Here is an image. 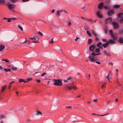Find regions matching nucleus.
<instances>
[{"instance_id":"58836bf2","label":"nucleus","mask_w":123,"mask_h":123,"mask_svg":"<svg viewBox=\"0 0 123 123\" xmlns=\"http://www.w3.org/2000/svg\"><path fill=\"white\" fill-rule=\"evenodd\" d=\"M6 2L5 0H0V3H4Z\"/></svg>"},{"instance_id":"79ce46f5","label":"nucleus","mask_w":123,"mask_h":123,"mask_svg":"<svg viewBox=\"0 0 123 123\" xmlns=\"http://www.w3.org/2000/svg\"><path fill=\"white\" fill-rule=\"evenodd\" d=\"M46 74L45 72H44L41 75V76H44Z\"/></svg>"},{"instance_id":"7c9ffc66","label":"nucleus","mask_w":123,"mask_h":123,"mask_svg":"<svg viewBox=\"0 0 123 123\" xmlns=\"http://www.w3.org/2000/svg\"><path fill=\"white\" fill-rule=\"evenodd\" d=\"M71 25V23L70 22H67V25L68 27H70Z\"/></svg>"},{"instance_id":"9d476101","label":"nucleus","mask_w":123,"mask_h":123,"mask_svg":"<svg viewBox=\"0 0 123 123\" xmlns=\"http://www.w3.org/2000/svg\"><path fill=\"white\" fill-rule=\"evenodd\" d=\"M63 12L66 13H67V12L64 10H61L58 11L57 12V14L58 15H60V13H61L62 12Z\"/></svg>"},{"instance_id":"09e8293b","label":"nucleus","mask_w":123,"mask_h":123,"mask_svg":"<svg viewBox=\"0 0 123 123\" xmlns=\"http://www.w3.org/2000/svg\"><path fill=\"white\" fill-rule=\"evenodd\" d=\"M6 88V87H3V88L2 89V90H1V91L2 92H3L4 90Z\"/></svg>"},{"instance_id":"72a5a7b5","label":"nucleus","mask_w":123,"mask_h":123,"mask_svg":"<svg viewBox=\"0 0 123 123\" xmlns=\"http://www.w3.org/2000/svg\"><path fill=\"white\" fill-rule=\"evenodd\" d=\"M92 34H93L94 36H96L97 35L95 33V31L94 30H92Z\"/></svg>"},{"instance_id":"e433bc0d","label":"nucleus","mask_w":123,"mask_h":123,"mask_svg":"<svg viewBox=\"0 0 123 123\" xmlns=\"http://www.w3.org/2000/svg\"><path fill=\"white\" fill-rule=\"evenodd\" d=\"M119 32L121 34L123 33V29L120 30L119 31Z\"/></svg>"},{"instance_id":"0eeeda50","label":"nucleus","mask_w":123,"mask_h":123,"mask_svg":"<svg viewBox=\"0 0 123 123\" xmlns=\"http://www.w3.org/2000/svg\"><path fill=\"white\" fill-rule=\"evenodd\" d=\"M118 16L121 18L120 20V22L121 23L123 22V13H121L118 14Z\"/></svg>"},{"instance_id":"5fc2aeb1","label":"nucleus","mask_w":123,"mask_h":123,"mask_svg":"<svg viewBox=\"0 0 123 123\" xmlns=\"http://www.w3.org/2000/svg\"><path fill=\"white\" fill-rule=\"evenodd\" d=\"M105 84H104L102 86H101V88L103 89V88L104 87V86L105 85Z\"/></svg>"},{"instance_id":"c85d7f7f","label":"nucleus","mask_w":123,"mask_h":123,"mask_svg":"<svg viewBox=\"0 0 123 123\" xmlns=\"http://www.w3.org/2000/svg\"><path fill=\"white\" fill-rule=\"evenodd\" d=\"M17 68L15 67H13L12 68V69L13 71H16L17 70Z\"/></svg>"},{"instance_id":"7ed1b4c3","label":"nucleus","mask_w":123,"mask_h":123,"mask_svg":"<svg viewBox=\"0 0 123 123\" xmlns=\"http://www.w3.org/2000/svg\"><path fill=\"white\" fill-rule=\"evenodd\" d=\"M53 81H55L54 84L55 86H61L62 85V83L61 80L54 79Z\"/></svg>"},{"instance_id":"de8ad7c7","label":"nucleus","mask_w":123,"mask_h":123,"mask_svg":"<svg viewBox=\"0 0 123 123\" xmlns=\"http://www.w3.org/2000/svg\"><path fill=\"white\" fill-rule=\"evenodd\" d=\"M38 33L41 36H42L43 35V34L40 31H39L38 32Z\"/></svg>"},{"instance_id":"a878e982","label":"nucleus","mask_w":123,"mask_h":123,"mask_svg":"<svg viewBox=\"0 0 123 123\" xmlns=\"http://www.w3.org/2000/svg\"><path fill=\"white\" fill-rule=\"evenodd\" d=\"M4 70L5 72H6L8 71L10 72L11 71V69L8 68H4Z\"/></svg>"},{"instance_id":"69168bd1","label":"nucleus","mask_w":123,"mask_h":123,"mask_svg":"<svg viewBox=\"0 0 123 123\" xmlns=\"http://www.w3.org/2000/svg\"><path fill=\"white\" fill-rule=\"evenodd\" d=\"M63 81L64 82H67L68 81L67 80H64Z\"/></svg>"},{"instance_id":"0e129e2a","label":"nucleus","mask_w":123,"mask_h":123,"mask_svg":"<svg viewBox=\"0 0 123 123\" xmlns=\"http://www.w3.org/2000/svg\"><path fill=\"white\" fill-rule=\"evenodd\" d=\"M81 18L82 19H86L85 18H84V17H81Z\"/></svg>"},{"instance_id":"603ef678","label":"nucleus","mask_w":123,"mask_h":123,"mask_svg":"<svg viewBox=\"0 0 123 123\" xmlns=\"http://www.w3.org/2000/svg\"><path fill=\"white\" fill-rule=\"evenodd\" d=\"M37 82L38 83H40V80H37Z\"/></svg>"},{"instance_id":"338daca9","label":"nucleus","mask_w":123,"mask_h":123,"mask_svg":"<svg viewBox=\"0 0 123 123\" xmlns=\"http://www.w3.org/2000/svg\"><path fill=\"white\" fill-rule=\"evenodd\" d=\"M24 83H25V82H28V81L27 80H26V81H25L24 80V81H23Z\"/></svg>"},{"instance_id":"f704fd0d","label":"nucleus","mask_w":123,"mask_h":123,"mask_svg":"<svg viewBox=\"0 0 123 123\" xmlns=\"http://www.w3.org/2000/svg\"><path fill=\"white\" fill-rule=\"evenodd\" d=\"M24 81V80L22 79H20L19 80V81L20 82H21Z\"/></svg>"},{"instance_id":"cd10ccee","label":"nucleus","mask_w":123,"mask_h":123,"mask_svg":"<svg viewBox=\"0 0 123 123\" xmlns=\"http://www.w3.org/2000/svg\"><path fill=\"white\" fill-rule=\"evenodd\" d=\"M95 40L96 41H98L99 40V37L97 35H96V36H95Z\"/></svg>"},{"instance_id":"4be33fe9","label":"nucleus","mask_w":123,"mask_h":123,"mask_svg":"<svg viewBox=\"0 0 123 123\" xmlns=\"http://www.w3.org/2000/svg\"><path fill=\"white\" fill-rule=\"evenodd\" d=\"M92 39H89L88 42V43L89 44H91L92 42Z\"/></svg>"},{"instance_id":"49530a36","label":"nucleus","mask_w":123,"mask_h":123,"mask_svg":"<svg viewBox=\"0 0 123 123\" xmlns=\"http://www.w3.org/2000/svg\"><path fill=\"white\" fill-rule=\"evenodd\" d=\"M65 108H68L70 109H71L72 108V107L71 106H68V107L66 106V107H65Z\"/></svg>"},{"instance_id":"3c124183","label":"nucleus","mask_w":123,"mask_h":123,"mask_svg":"<svg viewBox=\"0 0 123 123\" xmlns=\"http://www.w3.org/2000/svg\"><path fill=\"white\" fill-rule=\"evenodd\" d=\"M4 116L3 115H2L1 116H0V118H1V119L2 118L4 117Z\"/></svg>"},{"instance_id":"680f3d73","label":"nucleus","mask_w":123,"mask_h":123,"mask_svg":"<svg viewBox=\"0 0 123 123\" xmlns=\"http://www.w3.org/2000/svg\"><path fill=\"white\" fill-rule=\"evenodd\" d=\"M109 64L110 65H112L113 64L112 63H111V62H109Z\"/></svg>"},{"instance_id":"9b49d317","label":"nucleus","mask_w":123,"mask_h":123,"mask_svg":"<svg viewBox=\"0 0 123 123\" xmlns=\"http://www.w3.org/2000/svg\"><path fill=\"white\" fill-rule=\"evenodd\" d=\"M95 48V46L93 45H91L89 47V49L90 51H93Z\"/></svg>"},{"instance_id":"20e7f679","label":"nucleus","mask_w":123,"mask_h":123,"mask_svg":"<svg viewBox=\"0 0 123 123\" xmlns=\"http://www.w3.org/2000/svg\"><path fill=\"white\" fill-rule=\"evenodd\" d=\"M100 51V50L99 49H97L95 50V51L93 52L91 55H100L99 53H98Z\"/></svg>"},{"instance_id":"37998d69","label":"nucleus","mask_w":123,"mask_h":123,"mask_svg":"<svg viewBox=\"0 0 123 123\" xmlns=\"http://www.w3.org/2000/svg\"><path fill=\"white\" fill-rule=\"evenodd\" d=\"M30 122V120L29 119H27L26 120V123L29 122Z\"/></svg>"},{"instance_id":"39448f33","label":"nucleus","mask_w":123,"mask_h":123,"mask_svg":"<svg viewBox=\"0 0 123 123\" xmlns=\"http://www.w3.org/2000/svg\"><path fill=\"white\" fill-rule=\"evenodd\" d=\"M112 24L113 25V27L115 30H117L119 28L118 24V23L113 22L112 23Z\"/></svg>"},{"instance_id":"8fccbe9b","label":"nucleus","mask_w":123,"mask_h":123,"mask_svg":"<svg viewBox=\"0 0 123 123\" xmlns=\"http://www.w3.org/2000/svg\"><path fill=\"white\" fill-rule=\"evenodd\" d=\"M72 78L71 77H69L68 78H67V80H70Z\"/></svg>"},{"instance_id":"c756f323","label":"nucleus","mask_w":123,"mask_h":123,"mask_svg":"<svg viewBox=\"0 0 123 123\" xmlns=\"http://www.w3.org/2000/svg\"><path fill=\"white\" fill-rule=\"evenodd\" d=\"M18 27L21 31H23V28L20 26V25H18Z\"/></svg>"},{"instance_id":"1a4fd4ad","label":"nucleus","mask_w":123,"mask_h":123,"mask_svg":"<svg viewBox=\"0 0 123 123\" xmlns=\"http://www.w3.org/2000/svg\"><path fill=\"white\" fill-rule=\"evenodd\" d=\"M112 21V19L111 18L109 17L106 19L105 20V24H107L109 22H111Z\"/></svg>"},{"instance_id":"bb28decb","label":"nucleus","mask_w":123,"mask_h":123,"mask_svg":"<svg viewBox=\"0 0 123 123\" xmlns=\"http://www.w3.org/2000/svg\"><path fill=\"white\" fill-rule=\"evenodd\" d=\"M119 41L120 43H123V38H120Z\"/></svg>"},{"instance_id":"a18cd8bd","label":"nucleus","mask_w":123,"mask_h":123,"mask_svg":"<svg viewBox=\"0 0 123 123\" xmlns=\"http://www.w3.org/2000/svg\"><path fill=\"white\" fill-rule=\"evenodd\" d=\"M102 40L104 42H107V40L106 39H102Z\"/></svg>"},{"instance_id":"774afa93","label":"nucleus","mask_w":123,"mask_h":123,"mask_svg":"<svg viewBox=\"0 0 123 123\" xmlns=\"http://www.w3.org/2000/svg\"><path fill=\"white\" fill-rule=\"evenodd\" d=\"M86 28H87V27L86 26H84L85 29V30H86L87 29Z\"/></svg>"},{"instance_id":"864d4df0","label":"nucleus","mask_w":123,"mask_h":123,"mask_svg":"<svg viewBox=\"0 0 123 123\" xmlns=\"http://www.w3.org/2000/svg\"><path fill=\"white\" fill-rule=\"evenodd\" d=\"M11 21V19H8L7 20V21L8 22H10Z\"/></svg>"},{"instance_id":"a211bd4d","label":"nucleus","mask_w":123,"mask_h":123,"mask_svg":"<svg viewBox=\"0 0 123 123\" xmlns=\"http://www.w3.org/2000/svg\"><path fill=\"white\" fill-rule=\"evenodd\" d=\"M65 87L67 88V89L68 90H70L72 88L71 87L67 85H65Z\"/></svg>"},{"instance_id":"bf43d9fd","label":"nucleus","mask_w":123,"mask_h":123,"mask_svg":"<svg viewBox=\"0 0 123 123\" xmlns=\"http://www.w3.org/2000/svg\"><path fill=\"white\" fill-rule=\"evenodd\" d=\"M93 101H94V102H96L97 101V99H94L93 100Z\"/></svg>"},{"instance_id":"aec40b11","label":"nucleus","mask_w":123,"mask_h":123,"mask_svg":"<svg viewBox=\"0 0 123 123\" xmlns=\"http://www.w3.org/2000/svg\"><path fill=\"white\" fill-rule=\"evenodd\" d=\"M72 55L73 56L76 57L78 55V54L76 52H74L72 53Z\"/></svg>"},{"instance_id":"6ab92c4d","label":"nucleus","mask_w":123,"mask_h":123,"mask_svg":"<svg viewBox=\"0 0 123 123\" xmlns=\"http://www.w3.org/2000/svg\"><path fill=\"white\" fill-rule=\"evenodd\" d=\"M120 6V5H118V4H116L115 5H114L113 7L114 8H117L119 7Z\"/></svg>"},{"instance_id":"f03ea898","label":"nucleus","mask_w":123,"mask_h":123,"mask_svg":"<svg viewBox=\"0 0 123 123\" xmlns=\"http://www.w3.org/2000/svg\"><path fill=\"white\" fill-rule=\"evenodd\" d=\"M16 0H8V1L6 2V4L7 5L9 9L12 11L14 8V6L12 4L11 2L14 3L16 2Z\"/></svg>"},{"instance_id":"412c9836","label":"nucleus","mask_w":123,"mask_h":123,"mask_svg":"<svg viewBox=\"0 0 123 123\" xmlns=\"http://www.w3.org/2000/svg\"><path fill=\"white\" fill-rule=\"evenodd\" d=\"M35 114L37 115H41V113L39 111H37L35 112Z\"/></svg>"},{"instance_id":"c03bdc74","label":"nucleus","mask_w":123,"mask_h":123,"mask_svg":"<svg viewBox=\"0 0 123 123\" xmlns=\"http://www.w3.org/2000/svg\"><path fill=\"white\" fill-rule=\"evenodd\" d=\"M53 38L51 40V41H49V42L51 43H54V42H53Z\"/></svg>"},{"instance_id":"e2e57ef3","label":"nucleus","mask_w":123,"mask_h":123,"mask_svg":"<svg viewBox=\"0 0 123 123\" xmlns=\"http://www.w3.org/2000/svg\"><path fill=\"white\" fill-rule=\"evenodd\" d=\"M80 96H81L80 95H78V96H77L76 97V98H78L80 97Z\"/></svg>"},{"instance_id":"473e14b6","label":"nucleus","mask_w":123,"mask_h":123,"mask_svg":"<svg viewBox=\"0 0 123 123\" xmlns=\"http://www.w3.org/2000/svg\"><path fill=\"white\" fill-rule=\"evenodd\" d=\"M86 32L87 33V34H88V35L90 36L91 37V34L90 33V32L88 31H86Z\"/></svg>"},{"instance_id":"c9c22d12","label":"nucleus","mask_w":123,"mask_h":123,"mask_svg":"<svg viewBox=\"0 0 123 123\" xmlns=\"http://www.w3.org/2000/svg\"><path fill=\"white\" fill-rule=\"evenodd\" d=\"M86 20L90 22H92L93 21V20L92 19H86Z\"/></svg>"},{"instance_id":"6e6552de","label":"nucleus","mask_w":123,"mask_h":123,"mask_svg":"<svg viewBox=\"0 0 123 123\" xmlns=\"http://www.w3.org/2000/svg\"><path fill=\"white\" fill-rule=\"evenodd\" d=\"M88 58L90 59L91 61L95 62L96 61L97 59L96 58H94L93 56H91L88 57Z\"/></svg>"},{"instance_id":"13d9d810","label":"nucleus","mask_w":123,"mask_h":123,"mask_svg":"<svg viewBox=\"0 0 123 123\" xmlns=\"http://www.w3.org/2000/svg\"><path fill=\"white\" fill-rule=\"evenodd\" d=\"M80 39V38H79L77 37L76 38L74 39V40L76 41H77V39Z\"/></svg>"},{"instance_id":"a19ab883","label":"nucleus","mask_w":123,"mask_h":123,"mask_svg":"<svg viewBox=\"0 0 123 123\" xmlns=\"http://www.w3.org/2000/svg\"><path fill=\"white\" fill-rule=\"evenodd\" d=\"M109 114L108 113L107 114H104V115H99V116H105L107 115H108Z\"/></svg>"},{"instance_id":"052dcab7","label":"nucleus","mask_w":123,"mask_h":123,"mask_svg":"<svg viewBox=\"0 0 123 123\" xmlns=\"http://www.w3.org/2000/svg\"><path fill=\"white\" fill-rule=\"evenodd\" d=\"M55 10L54 9H53L52 11V13H53L54 12H55Z\"/></svg>"},{"instance_id":"2f4dec72","label":"nucleus","mask_w":123,"mask_h":123,"mask_svg":"<svg viewBox=\"0 0 123 123\" xmlns=\"http://www.w3.org/2000/svg\"><path fill=\"white\" fill-rule=\"evenodd\" d=\"M14 82V81H13L9 83V89H10V87L11 86V84H12V83H13Z\"/></svg>"},{"instance_id":"4d7b16f0","label":"nucleus","mask_w":123,"mask_h":123,"mask_svg":"<svg viewBox=\"0 0 123 123\" xmlns=\"http://www.w3.org/2000/svg\"><path fill=\"white\" fill-rule=\"evenodd\" d=\"M104 54L105 55H106V54H107L106 51H105L104 52Z\"/></svg>"},{"instance_id":"b1692460","label":"nucleus","mask_w":123,"mask_h":123,"mask_svg":"<svg viewBox=\"0 0 123 123\" xmlns=\"http://www.w3.org/2000/svg\"><path fill=\"white\" fill-rule=\"evenodd\" d=\"M103 7L105 9H107L108 10H110V7L109 6H104Z\"/></svg>"},{"instance_id":"4468645a","label":"nucleus","mask_w":123,"mask_h":123,"mask_svg":"<svg viewBox=\"0 0 123 123\" xmlns=\"http://www.w3.org/2000/svg\"><path fill=\"white\" fill-rule=\"evenodd\" d=\"M103 6V3L102 2H100L98 6V8L99 9H101Z\"/></svg>"},{"instance_id":"4c0bfd02","label":"nucleus","mask_w":123,"mask_h":123,"mask_svg":"<svg viewBox=\"0 0 123 123\" xmlns=\"http://www.w3.org/2000/svg\"><path fill=\"white\" fill-rule=\"evenodd\" d=\"M72 88L74 90H76L77 89V87L76 86H72Z\"/></svg>"},{"instance_id":"f257e3e1","label":"nucleus","mask_w":123,"mask_h":123,"mask_svg":"<svg viewBox=\"0 0 123 123\" xmlns=\"http://www.w3.org/2000/svg\"><path fill=\"white\" fill-rule=\"evenodd\" d=\"M109 33L111 37L113 39V40L112 39H110L107 42L108 43V44H111L114 43L115 42L114 41L117 39V37L116 35H114L113 32V31L112 30H111L109 31Z\"/></svg>"},{"instance_id":"423d86ee","label":"nucleus","mask_w":123,"mask_h":123,"mask_svg":"<svg viewBox=\"0 0 123 123\" xmlns=\"http://www.w3.org/2000/svg\"><path fill=\"white\" fill-rule=\"evenodd\" d=\"M30 39H32V40L33 39H34V40H35V41L33 40L32 41V42H33V43H39V42L37 41L39 40V38L37 37H35L33 38H32V37L30 38Z\"/></svg>"},{"instance_id":"6e6d98bb","label":"nucleus","mask_w":123,"mask_h":123,"mask_svg":"<svg viewBox=\"0 0 123 123\" xmlns=\"http://www.w3.org/2000/svg\"><path fill=\"white\" fill-rule=\"evenodd\" d=\"M96 63L98 64H100V62H96Z\"/></svg>"},{"instance_id":"f3484780","label":"nucleus","mask_w":123,"mask_h":123,"mask_svg":"<svg viewBox=\"0 0 123 123\" xmlns=\"http://www.w3.org/2000/svg\"><path fill=\"white\" fill-rule=\"evenodd\" d=\"M109 45L108 44V43L106 42L105 43L103 44V47H104L105 48H106L107 46Z\"/></svg>"},{"instance_id":"393cba45","label":"nucleus","mask_w":123,"mask_h":123,"mask_svg":"<svg viewBox=\"0 0 123 123\" xmlns=\"http://www.w3.org/2000/svg\"><path fill=\"white\" fill-rule=\"evenodd\" d=\"M111 74V72H109L108 75L106 76V78L109 81V76Z\"/></svg>"},{"instance_id":"f8f14e48","label":"nucleus","mask_w":123,"mask_h":123,"mask_svg":"<svg viewBox=\"0 0 123 123\" xmlns=\"http://www.w3.org/2000/svg\"><path fill=\"white\" fill-rule=\"evenodd\" d=\"M97 46L101 49H103V44L99 42L97 44Z\"/></svg>"},{"instance_id":"2eb2a0df","label":"nucleus","mask_w":123,"mask_h":123,"mask_svg":"<svg viewBox=\"0 0 123 123\" xmlns=\"http://www.w3.org/2000/svg\"><path fill=\"white\" fill-rule=\"evenodd\" d=\"M114 13V11L112 10H111L109 11L108 13V15L109 16H110L112 15Z\"/></svg>"},{"instance_id":"ea45409f","label":"nucleus","mask_w":123,"mask_h":123,"mask_svg":"<svg viewBox=\"0 0 123 123\" xmlns=\"http://www.w3.org/2000/svg\"><path fill=\"white\" fill-rule=\"evenodd\" d=\"M32 78H28L27 79H26V80L28 82V81H29L31 80H32Z\"/></svg>"},{"instance_id":"ddd939ff","label":"nucleus","mask_w":123,"mask_h":123,"mask_svg":"<svg viewBox=\"0 0 123 123\" xmlns=\"http://www.w3.org/2000/svg\"><path fill=\"white\" fill-rule=\"evenodd\" d=\"M96 14L97 16L100 18H103L102 15L100 13V12L99 11L97 12Z\"/></svg>"},{"instance_id":"dca6fc26","label":"nucleus","mask_w":123,"mask_h":123,"mask_svg":"<svg viewBox=\"0 0 123 123\" xmlns=\"http://www.w3.org/2000/svg\"><path fill=\"white\" fill-rule=\"evenodd\" d=\"M5 48V46L2 45H0V51H2Z\"/></svg>"},{"instance_id":"5701e85b","label":"nucleus","mask_w":123,"mask_h":123,"mask_svg":"<svg viewBox=\"0 0 123 123\" xmlns=\"http://www.w3.org/2000/svg\"><path fill=\"white\" fill-rule=\"evenodd\" d=\"M1 60L2 61H5L6 62H8L9 63H10L11 62H9V61L7 59H2Z\"/></svg>"}]
</instances>
